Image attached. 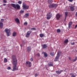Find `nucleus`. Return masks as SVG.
<instances>
[{
    "mask_svg": "<svg viewBox=\"0 0 77 77\" xmlns=\"http://www.w3.org/2000/svg\"><path fill=\"white\" fill-rule=\"evenodd\" d=\"M12 59L13 60V66L12 71H14L16 70H18V68L17 67V60L15 55H13L12 56Z\"/></svg>",
    "mask_w": 77,
    "mask_h": 77,
    "instance_id": "1",
    "label": "nucleus"
},
{
    "mask_svg": "<svg viewBox=\"0 0 77 77\" xmlns=\"http://www.w3.org/2000/svg\"><path fill=\"white\" fill-rule=\"evenodd\" d=\"M5 32H6L7 34V36H9L11 35V29L6 28L5 30Z\"/></svg>",
    "mask_w": 77,
    "mask_h": 77,
    "instance_id": "2",
    "label": "nucleus"
},
{
    "mask_svg": "<svg viewBox=\"0 0 77 77\" xmlns=\"http://www.w3.org/2000/svg\"><path fill=\"white\" fill-rule=\"evenodd\" d=\"M11 5V6H12V7H13V8H15V9H17H17H19L20 8V6L18 4L15 5L14 4H12Z\"/></svg>",
    "mask_w": 77,
    "mask_h": 77,
    "instance_id": "3",
    "label": "nucleus"
},
{
    "mask_svg": "<svg viewBox=\"0 0 77 77\" xmlns=\"http://www.w3.org/2000/svg\"><path fill=\"white\" fill-rule=\"evenodd\" d=\"M57 6V4H52L51 5H50L49 6V8H56Z\"/></svg>",
    "mask_w": 77,
    "mask_h": 77,
    "instance_id": "4",
    "label": "nucleus"
},
{
    "mask_svg": "<svg viewBox=\"0 0 77 77\" xmlns=\"http://www.w3.org/2000/svg\"><path fill=\"white\" fill-rule=\"evenodd\" d=\"M52 16V14H51V13H49L47 14V19L48 20H49V19H50L51 17Z\"/></svg>",
    "mask_w": 77,
    "mask_h": 77,
    "instance_id": "5",
    "label": "nucleus"
},
{
    "mask_svg": "<svg viewBox=\"0 0 77 77\" xmlns=\"http://www.w3.org/2000/svg\"><path fill=\"white\" fill-rule=\"evenodd\" d=\"M23 9H29V6L24 3L23 4Z\"/></svg>",
    "mask_w": 77,
    "mask_h": 77,
    "instance_id": "6",
    "label": "nucleus"
},
{
    "mask_svg": "<svg viewBox=\"0 0 77 77\" xmlns=\"http://www.w3.org/2000/svg\"><path fill=\"white\" fill-rule=\"evenodd\" d=\"M57 57H56L55 59L54 60V61H55V62H56V61H57L58 59H59V57L60 56V55H59V52L57 53Z\"/></svg>",
    "mask_w": 77,
    "mask_h": 77,
    "instance_id": "7",
    "label": "nucleus"
},
{
    "mask_svg": "<svg viewBox=\"0 0 77 77\" xmlns=\"http://www.w3.org/2000/svg\"><path fill=\"white\" fill-rule=\"evenodd\" d=\"M15 20L16 23L17 24H20V20H19V19H18V18H15Z\"/></svg>",
    "mask_w": 77,
    "mask_h": 77,
    "instance_id": "8",
    "label": "nucleus"
},
{
    "mask_svg": "<svg viewBox=\"0 0 77 77\" xmlns=\"http://www.w3.org/2000/svg\"><path fill=\"white\" fill-rule=\"evenodd\" d=\"M30 33H31V32L29 31H28L26 35V37L27 38H28V37H29V36H30Z\"/></svg>",
    "mask_w": 77,
    "mask_h": 77,
    "instance_id": "9",
    "label": "nucleus"
},
{
    "mask_svg": "<svg viewBox=\"0 0 77 77\" xmlns=\"http://www.w3.org/2000/svg\"><path fill=\"white\" fill-rule=\"evenodd\" d=\"M30 64H31V62L29 61L26 62V65H29V67H30V66H31V65H30Z\"/></svg>",
    "mask_w": 77,
    "mask_h": 77,
    "instance_id": "10",
    "label": "nucleus"
},
{
    "mask_svg": "<svg viewBox=\"0 0 77 77\" xmlns=\"http://www.w3.org/2000/svg\"><path fill=\"white\" fill-rule=\"evenodd\" d=\"M56 17L57 20H59V19L60 18V15L59 14H58L56 15Z\"/></svg>",
    "mask_w": 77,
    "mask_h": 77,
    "instance_id": "11",
    "label": "nucleus"
},
{
    "mask_svg": "<svg viewBox=\"0 0 77 77\" xmlns=\"http://www.w3.org/2000/svg\"><path fill=\"white\" fill-rule=\"evenodd\" d=\"M63 71V70H61L60 71H56V72L57 74H60Z\"/></svg>",
    "mask_w": 77,
    "mask_h": 77,
    "instance_id": "12",
    "label": "nucleus"
},
{
    "mask_svg": "<svg viewBox=\"0 0 77 77\" xmlns=\"http://www.w3.org/2000/svg\"><path fill=\"white\" fill-rule=\"evenodd\" d=\"M68 42H69V40H68V39H66L64 41V43H65V44H67Z\"/></svg>",
    "mask_w": 77,
    "mask_h": 77,
    "instance_id": "13",
    "label": "nucleus"
},
{
    "mask_svg": "<svg viewBox=\"0 0 77 77\" xmlns=\"http://www.w3.org/2000/svg\"><path fill=\"white\" fill-rule=\"evenodd\" d=\"M13 36H17V32H14L12 34Z\"/></svg>",
    "mask_w": 77,
    "mask_h": 77,
    "instance_id": "14",
    "label": "nucleus"
},
{
    "mask_svg": "<svg viewBox=\"0 0 77 77\" xmlns=\"http://www.w3.org/2000/svg\"><path fill=\"white\" fill-rule=\"evenodd\" d=\"M0 28L2 29L3 28V23L0 22Z\"/></svg>",
    "mask_w": 77,
    "mask_h": 77,
    "instance_id": "15",
    "label": "nucleus"
},
{
    "mask_svg": "<svg viewBox=\"0 0 77 77\" xmlns=\"http://www.w3.org/2000/svg\"><path fill=\"white\" fill-rule=\"evenodd\" d=\"M72 24V22H70L69 23V28L71 27V26Z\"/></svg>",
    "mask_w": 77,
    "mask_h": 77,
    "instance_id": "16",
    "label": "nucleus"
},
{
    "mask_svg": "<svg viewBox=\"0 0 77 77\" xmlns=\"http://www.w3.org/2000/svg\"><path fill=\"white\" fill-rule=\"evenodd\" d=\"M30 50H31V48L30 47H28L27 48V51H30Z\"/></svg>",
    "mask_w": 77,
    "mask_h": 77,
    "instance_id": "17",
    "label": "nucleus"
},
{
    "mask_svg": "<svg viewBox=\"0 0 77 77\" xmlns=\"http://www.w3.org/2000/svg\"><path fill=\"white\" fill-rule=\"evenodd\" d=\"M47 46L45 44L43 45V48H47Z\"/></svg>",
    "mask_w": 77,
    "mask_h": 77,
    "instance_id": "18",
    "label": "nucleus"
},
{
    "mask_svg": "<svg viewBox=\"0 0 77 77\" xmlns=\"http://www.w3.org/2000/svg\"><path fill=\"white\" fill-rule=\"evenodd\" d=\"M29 14H25V18H27V17H29Z\"/></svg>",
    "mask_w": 77,
    "mask_h": 77,
    "instance_id": "19",
    "label": "nucleus"
},
{
    "mask_svg": "<svg viewBox=\"0 0 77 77\" xmlns=\"http://www.w3.org/2000/svg\"><path fill=\"white\" fill-rule=\"evenodd\" d=\"M70 10L72 11H73L74 10V8L72 7H70Z\"/></svg>",
    "mask_w": 77,
    "mask_h": 77,
    "instance_id": "20",
    "label": "nucleus"
},
{
    "mask_svg": "<svg viewBox=\"0 0 77 77\" xmlns=\"http://www.w3.org/2000/svg\"><path fill=\"white\" fill-rule=\"evenodd\" d=\"M53 2V1H52L51 0H48V3H51Z\"/></svg>",
    "mask_w": 77,
    "mask_h": 77,
    "instance_id": "21",
    "label": "nucleus"
},
{
    "mask_svg": "<svg viewBox=\"0 0 77 77\" xmlns=\"http://www.w3.org/2000/svg\"><path fill=\"white\" fill-rule=\"evenodd\" d=\"M44 56H45V57H47V54L46 53H44Z\"/></svg>",
    "mask_w": 77,
    "mask_h": 77,
    "instance_id": "22",
    "label": "nucleus"
},
{
    "mask_svg": "<svg viewBox=\"0 0 77 77\" xmlns=\"http://www.w3.org/2000/svg\"><path fill=\"white\" fill-rule=\"evenodd\" d=\"M4 62L5 63H6V62H8V60H7V59L6 58H5Z\"/></svg>",
    "mask_w": 77,
    "mask_h": 77,
    "instance_id": "23",
    "label": "nucleus"
},
{
    "mask_svg": "<svg viewBox=\"0 0 77 77\" xmlns=\"http://www.w3.org/2000/svg\"><path fill=\"white\" fill-rule=\"evenodd\" d=\"M40 36L41 38H42V37H43V36H44V34H40Z\"/></svg>",
    "mask_w": 77,
    "mask_h": 77,
    "instance_id": "24",
    "label": "nucleus"
},
{
    "mask_svg": "<svg viewBox=\"0 0 77 77\" xmlns=\"http://www.w3.org/2000/svg\"><path fill=\"white\" fill-rule=\"evenodd\" d=\"M65 15L66 18V17H67L68 15V12H65Z\"/></svg>",
    "mask_w": 77,
    "mask_h": 77,
    "instance_id": "25",
    "label": "nucleus"
},
{
    "mask_svg": "<svg viewBox=\"0 0 77 77\" xmlns=\"http://www.w3.org/2000/svg\"><path fill=\"white\" fill-rule=\"evenodd\" d=\"M57 32L58 33H60V29H58L57 30Z\"/></svg>",
    "mask_w": 77,
    "mask_h": 77,
    "instance_id": "26",
    "label": "nucleus"
},
{
    "mask_svg": "<svg viewBox=\"0 0 77 77\" xmlns=\"http://www.w3.org/2000/svg\"><path fill=\"white\" fill-rule=\"evenodd\" d=\"M27 22H26L24 23V25L25 26H27Z\"/></svg>",
    "mask_w": 77,
    "mask_h": 77,
    "instance_id": "27",
    "label": "nucleus"
},
{
    "mask_svg": "<svg viewBox=\"0 0 77 77\" xmlns=\"http://www.w3.org/2000/svg\"><path fill=\"white\" fill-rule=\"evenodd\" d=\"M31 30H36V29L35 28H31Z\"/></svg>",
    "mask_w": 77,
    "mask_h": 77,
    "instance_id": "28",
    "label": "nucleus"
},
{
    "mask_svg": "<svg viewBox=\"0 0 77 77\" xmlns=\"http://www.w3.org/2000/svg\"><path fill=\"white\" fill-rule=\"evenodd\" d=\"M54 52H51L50 53V54L51 55V56H54Z\"/></svg>",
    "mask_w": 77,
    "mask_h": 77,
    "instance_id": "29",
    "label": "nucleus"
},
{
    "mask_svg": "<svg viewBox=\"0 0 77 77\" xmlns=\"http://www.w3.org/2000/svg\"><path fill=\"white\" fill-rule=\"evenodd\" d=\"M24 11L21 10L20 11V13L21 14H23V13H24Z\"/></svg>",
    "mask_w": 77,
    "mask_h": 77,
    "instance_id": "30",
    "label": "nucleus"
},
{
    "mask_svg": "<svg viewBox=\"0 0 77 77\" xmlns=\"http://www.w3.org/2000/svg\"><path fill=\"white\" fill-rule=\"evenodd\" d=\"M71 44L72 45H73L75 44L74 42H71Z\"/></svg>",
    "mask_w": 77,
    "mask_h": 77,
    "instance_id": "31",
    "label": "nucleus"
},
{
    "mask_svg": "<svg viewBox=\"0 0 77 77\" xmlns=\"http://www.w3.org/2000/svg\"><path fill=\"white\" fill-rule=\"evenodd\" d=\"M77 60V57H75V59H74L73 60V62H74V61H75V60Z\"/></svg>",
    "mask_w": 77,
    "mask_h": 77,
    "instance_id": "32",
    "label": "nucleus"
},
{
    "mask_svg": "<svg viewBox=\"0 0 77 77\" xmlns=\"http://www.w3.org/2000/svg\"><path fill=\"white\" fill-rule=\"evenodd\" d=\"M22 3V2L21 1H19L18 2V3H19V4H21Z\"/></svg>",
    "mask_w": 77,
    "mask_h": 77,
    "instance_id": "33",
    "label": "nucleus"
},
{
    "mask_svg": "<svg viewBox=\"0 0 77 77\" xmlns=\"http://www.w3.org/2000/svg\"><path fill=\"white\" fill-rule=\"evenodd\" d=\"M3 2L4 3H7V2L6 0H3Z\"/></svg>",
    "mask_w": 77,
    "mask_h": 77,
    "instance_id": "34",
    "label": "nucleus"
},
{
    "mask_svg": "<svg viewBox=\"0 0 77 77\" xmlns=\"http://www.w3.org/2000/svg\"><path fill=\"white\" fill-rule=\"evenodd\" d=\"M53 64H49V66H53Z\"/></svg>",
    "mask_w": 77,
    "mask_h": 77,
    "instance_id": "35",
    "label": "nucleus"
},
{
    "mask_svg": "<svg viewBox=\"0 0 77 77\" xmlns=\"http://www.w3.org/2000/svg\"><path fill=\"white\" fill-rule=\"evenodd\" d=\"M38 73H36L35 75V77H37V76H38Z\"/></svg>",
    "mask_w": 77,
    "mask_h": 77,
    "instance_id": "36",
    "label": "nucleus"
},
{
    "mask_svg": "<svg viewBox=\"0 0 77 77\" xmlns=\"http://www.w3.org/2000/svg\"><path fill=\"white\" fill-rule=\"evenodd\" d=\"M11 67H8L7 68V69L8 70L11 69Z\"/></svg>",
    "mask_w": 77,
    "mask_h": 77,
    "instance_id": "37",
    "label": "nucleus"
},
{
    "mask_svg": "<svg viewBox=\"0 0 77 77\" xmlns=\"http://www.w3.org/2000/svg\"><path fill=\"white\" fill-rule=\"evenodd\" d=\"M4 20H5L4 19H1V21H2V22H3V21H4Z\"/></svg>",
    "mask_w": 77,
    "mask_h": 77,
    "instance_id": "38",
    "label": "nucleus"
},
{
    "mask_svg": "<svg viewBox=\"0 0 77 77\" xmlns=\"http://www.w3.org/2000/svg\"><path fill=\"white\" fill-rule=\"evenodd\" d=\"M68 1L70 2H72V0H68Z\"/></svg>",
    "mask_w": 77,
    "mask_h": 77,
    "instance_id": "39",
    "label": "nucleus"
},
{
    "mask_svg": "<svg viewBox=\"0 0 77 77\" xmlns=\"http://www.w3.org/2000/svg\"><path fill=\"white\" fill-rule=\"evenodd\" d=\"M30 60L31 61H33V59H32V58H31V59H30Z\"/></svg>",
    "mask_w": 77,
    "mask_h": 77,
    "instance_id": "40",
    "label": "nucleus"
},
{
    "mask_svg": "<svg viewBox=\"0 0 77 77\" xmlns=\"http://www.w3.org/2000/svg\"><path fill=\"white\" fill-rule=\"evenodd\" d=\"M37 56H40V55H39V54H37Z\"/></svg>",
    "mask_w": 77,
    "mask_h": 77,
    "instance_id": "41",
    "label": "nucleus"
},
{
    "mask_svg": "<svg viewBox=\"0 0 77 77\" xmlns=\"http://www.w3.org/2000/svg\"><path fill=\"white\" fill-rule=\"evenodd\" d=\"M69 60H71V57H69Z\"/></svg>",
    "mask_w": 77,
    "mask_h": 77,
    "instance_id": "42",
    "label": "nucleus"
},
{
    "mask_svg": "<svg viewBox=\"0 0 77 77\" xmlns=\"http://www.w3.org/2000/svg\"><path fill=\"white\" fill-rule=\"evenodd\" d=\"M6 4H3V6H6Z\"/></svg>",
    "mask_w": 77,
    "mask_h": 77,
    "instance_id": "43",
    "label": "nucleus"
},
{
    "mask_svg": "<svg viewBox=\"0 0 77 77\" xmlns=\"http://www.w3.org/2000/svg\"><path fill=\"white\" fill-rule=\"evenodd\" d=\"M76 17H77V12H76Z\"/></svg>",
    "mask_w": 77,
    "mask_h": 77,
    "instance_id": "44",
    "label": "nucleus"
},
{
    "mask_svg": "<svg viewBox=\"0 0 77 77\" xmlns=\"http://www.w3.org/2000/svg\"><path fill=\"white\" fill-rule=\"evenodd\" d=\"M20 46L21 47H23V45H20Z\"/></svg>",
    "mask_w": 77,
    "mask_h": 77,
    "instance_id": "45",
    "label": "nucleus"
},
{
    "mask_svg": "<svg viewBox=\"0 0 77 77\" xmlns=\"http://www.w3.org/2000/svg\"><path fill=\"white\" fill-rule=\"evenodd\" d=\"M75 27H77V25L75 26Z\"/></svg>",
    "mask_w": 77,
    "mask_h": 77,
    "instance_id": "46",
    "label": "nucleus"
},
{
    "mask_svg": "<svg viewBox=\"0 0 77 77\" xmlns=\"http://www.w3.org/2000/svg\"><path fill=\"white\" fill-rule=\"evenodd\" d=\"M1 12V11H0V12Z\"/></svg>",
    "mask_w": 77,
    "mask_h": 77,
    "instance_id": "47",
    "label": "nucleus"
}]
</instances>
